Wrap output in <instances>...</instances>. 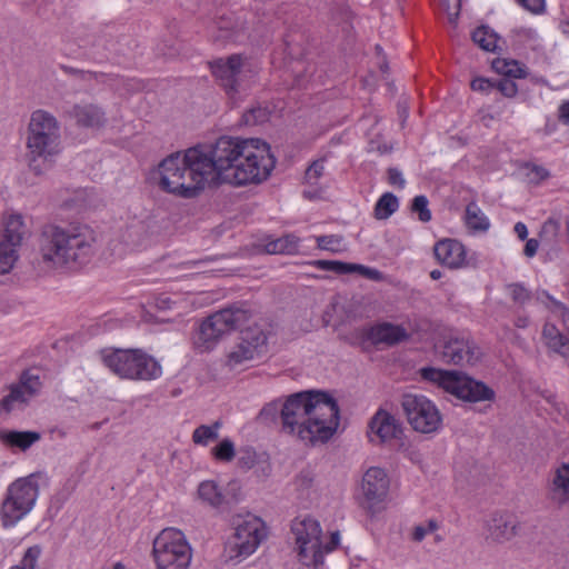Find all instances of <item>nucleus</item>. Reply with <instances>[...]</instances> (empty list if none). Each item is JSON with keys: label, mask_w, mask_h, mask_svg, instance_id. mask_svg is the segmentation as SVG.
I'll return each mask as SVG.
<instances>
[{"label": "nucleus", "mask_w": 569, "mask_h": 569, "mask_svg": "<svg viewBox=\"0 0 569 569\" xmlns=\"http://www.w3.org/2000/svg\"><path fill=\"white\" fill-rule=\"evenodd\" d=\"M246 143L244 139L239 137H220L211 146H200V154L206 163L207 174L210 183L232 184V173L236 170L237 157L240 154L241 146Z\"/></svg>", "instance_id": "7"}, {"label": "nucleus", "mask_w": 569, "mask_h": 569, "mask_svg": "<svg viewBox=\"0 0 569 569\" xmlns=\"http://www.w3.org/2000/svg\"><path fill=\"white\" fill-rule=\"evenodd\" d=\"M28 234L29 230L23 222L22 216L11 214L6 222L0 242H7L12 247L19 248Z\"/></svg>", "instance_id": "24"}, {"label": "nucleus", "mask_w": 569, "mask_h": 569, "mask_svg": "<svg viewBox=\"0 0 569 569\" xmlns=\"http://www.w3.org/2000/svg\"><path fill=\"white\" fill-rule=\"evenodd\" d=\"M441 7L448 14L451 24H456L460 14L461 0H441Z\"/></svg>", "instance_id": "54"}, {"label": "nucleus", "mask_w": 569, "mask_h": 569, "mask_svg": "<svg viewBox=\"0 0 569 569\" xmlns=\"http://www.w3.org/2000/svg\"><path fill=\"white\" fill-rule=\"evenodd\" d=\"M7 492L31 511L39 493V486L36 481V476L30 475L26 478L16 480L9 486Z\"/></svg>", "instance_id": "22"}, {"label": "nucleus", "mask_w": 569, "mask_h": 569, "mask_svg": "<svg viewBox=\"0 0 569 569\" xmlns=\"http://www.w3.org/2000/svg\"><path fill=\"white\" fill-rule=\"evenodd\" d=\"M244 142L234 162L236 170L231 174L233 186L260 183L270 176L276 164L267 142L253 138L244 139Z\"/></svg>", "instance_id": "5"}, {"label": "nucleus", "mask_w": 569, "mask_h": 569, "mask_svg": "<svg viewBox=\"0 0 569 569\" xmlns=\"http://www.w3.org/2000/svg\"><path fill=\"white\" fill-rule=\"evenodd\" d=\"M438 528V523L436 520L430 519L427 523V526L419 525L415 527L412 532V539L415 541H421L428 532H432Z\"/></svg>", "instance_id": "58"}, {"label": "nucleus", "mask_w": 569, "mask_h": 569, "mask_svg": "<svg viewBox=\"0 0 569 569\" xmlns=\"http://www.w3.org/2000/svg\"><path fill=\"white\" fill-rule=\"evenodd\" d=\"M463 219L467 228L473 233L486 232L490 228L489 219L476 202H470L466 207Z\"/></svg>", "instance_id": "28"}, {"label": "nucleus", "mask_w": 569, "mask_h": 569, "mask_svg": "<svg viewBox=\"0 0 569 569\" xmlns=\"http://www.w3.org/2000/svg\"><path fill=\"white\" fill-rule=\"evenodd\" d=\"M342 238L340 236H319L317 237V246L319 249L338 252Z\"/></svg>", "instance_id": "51"}, {"label": "nucleus", "mask_w": 569, "mask_h": 569, "mask_svg": "<svg viewBox=\"0 0 569 569\" xmlns=\"http://www.w3.org/2000/svg\"><path fill=\"white\" fill-rule=\"evenodd\" d=\"M251 315L243 307L231 306L209 316L201 325L194 346L201 351L212 348L224 333L239 329L249 321Z\"/></svg>", "instance_id": "10"}, {"label": "nucleus", "mask_w": 569, "mask_h": 569, "mask_svg": "<svg viewBox=\"0 0 569 569\" xmlns=\"http://www.w3.org/2000/svg\"><path fill=\"white\" fill-rule=\"evenodd\" d=\"M492 68L505 78L521 79L526 77L525 69L516 60L496 59L492 62Z\"/></svg>", "instance_id": "36"}, {"label": "nucleus", "mask_w": 569, "mask_h": 569, "mask_svg": "<svg viewBox=\"0 0 569 569\" xmlns=\"http://www.w3.org/2000/svg\"><path fill=\"white\" fill-rule=\"evenodd\" d=\"M197 495L201 502L212 508L222 507L221 488L213 480H204L200 482Z\"/></svg>", "instance_id": "29"}, {"label": "nucleus", "mask_w": 569, "mask_h": 569, "mask_svg": "<svg viewBox=\"0 0 569 569\" xmlns=\"http://www.w3.org/2000/svg\"><path fill=\"white\" fill-rule=\"evenodd\" d=\"M41 549L39 546L28 548L20 563L13 566L11 569H36Z\"/></svg>", "instance_id": "48"}, {"label": "nucleus", "mask_w": 569, "mask_h": 569, "mask_svg": "<svg viewBox=\"0 0 569 569\" xmlns=\"http://www.w3.org/2000/svg\"><path fill=\"white\" fill-rule=\"evenodd\" d=\"M282 429L302 441L327 442L339 425V406L327 392L308 390L293 393L281 406Z\"/></svg>", "instance_id": "1"}, {"label": "nucleus", "mask_w": 569, "mask_h": 569, "mask_svg": "<svg viewBox=\"0 0 569 569\" xmlns=\"http://www.w3.org/2000/svg\"><path fill=\"white\" fill-rule=\"evenodd\" d=\"M267 251L272 254H292L298 251L299 239L293 234H287L267 244Z\"/></svg>", "instance_id": "32"}, {"label": "nucleus", "mask_w": 569, "mask_h": 569, "mask_svg": "<svg viewBox=\"0 0 569 569\" xmlns=\"http://www.w3.org/2000/svg\"><path fill=\"white\" fill-rule=\"evenodd\" d=\"M242 30L243 27L233 29L224 19H221L218 22V34L213 39L214 41H239Z\"/></svg>", "instance_id": "43"}, {"label": "nucleus", "mask_w": 569, "mask_h": 569, "mask_svg": "<svg viewBox=\"0 0 569 569\" xmlns=\"http://www.w3.org/2000/svg\"><path fill=\"white\" fill-rule=\"evenodd\" d=\"M560 231V223L555 219H548L541 227L540 239L542 242L552 243L556 241Z\"/></svg>", "instance_id": "47"}, {"label": "nucleus", "mask_w": 569, "mask_h": 569, "mask_svg": "<svg viewBox=\"0 0 569 569\" xmlns=\"http://www.w3.org/2000/svg\"><path fill=\"white\" fill-rule=\"evenodd\" d=\"M94 231L77 221H56L41 226L37 249L41 261L50 268H77L84 264L93 251Z\"/></svg>", "instance_id": "2"}, {"label": "nucleus", "mask_w": 569, "mask_h": 569, "mask_svg": "<svg viewBox=\"0 0 569 569\" xmlns=\"http://www.w3.org/2000/svg\"><path fill=\"white\" fill-rule=\"evenodd\" d=\"M257 462V453L252 448H242L239 452L238 465L242 469H251Z\"/></svg>", "instance_id": "55"}, {"label": "nucleus", "mask_w": 569, "mask_h": 569, "mask_svg": "<svg viewBox=\"0 0 569 569\" xmlns=\"http://www.w3.org/2000/svg\"><path fill=\"white\" fill-rule=\"evenodd\" d=\"M412 211L419 214V220L428 222L431 219V212L428 209V199L425 196H417L412 200Z\"/></svg>", "instance_id": "50"}, {"label": "nucleus", "mask_w": 569, "mask_h": 569, "mask_svg": "<svg viewBox=\"0 0 569 569\" xmlns=\"http://www.w3.org/2000/svg\"><path fill=\"white\" fill-rule=\"evenodd\" d=\"M212 455L219 461H231L236 456L233 442L228 438L223 439L218 446L212 448Z\"/></svg>", "instance_id": "44"}, {"label": "nucleus", "mask_w": 569, "mask_h": 569, "mask_svg": "<svg viewBox=\"0 0 569 569\" xmlns=\"http://www.w3.org/2000/svg\"><path fill=\"white\" fill-rule=\"evenodd\" d=\"M270 112L263 107H253L247 110L242 116V121L246 126H257L264 123L269 120Z\"/></svg>", "instance_id": "42"}, {"label": "nucleus", "mask_w": 569, "mask_h": 569, "mask_svg": "<svg viewBox=\"0 0 569 569\" xmlns=\"http://www.w3.org/2000/svg\"><path fill=\"white\" fill-rule=\"evenodd\" d=\"M157 569H189L192 550L182 531L163 529L153 540Z\"/></svg>", "instance_id": "9"}, {"label": "nucleus", "mask_w": 569, "mask_h": 569, "mask_svg": "<svg viewBox=\"0 0 569 569\" xmlns=\"http://www.w3.org/2000/svg\"><path fill=\"white\" fill-rule=\"evenodd\" d=\"M363 507L375 512L373 508L382 502L389 490V479L386 471L378 467L369 468L362 478Z\"/></svg>", "instance_id": "15"}, {"label": "nucleus", "mask_w": 569, "mask_h": 569, "mask_svg": "<svg viewBox=\"0 0 569 569\" xmlns=\"http://www.w3.org/2000/svg\"><path fill=\"white\" fill-rule=\"evenodd\" d=\"M542 337L548 348L559 353L569 363V339L555 325L549 322L543 326Z\"/></svg>", "instance_id": "27"}, {"label": "nucleus", "mask_w": 569, "mask_h": 569, "mask_svg": "<svg viewBox=\"0 0 569 569\" xmlns=\"http://www.w3.org/2000/svg\"><path fill=\"white\" fill-rule=\"evenodd\" d=\"M60 127L57 119L48 111H33L27 136L30 170L36 174H42L51 168L54 157L60 152Z\"/></svg>", "instance_id": "4"}, {"label": "nucleus", "mask_w": 569, "mask_h": 569, "mask_svg": "<svg viewBox=\"0 0 569 569\" xmlns=\"http://www.w3.org/2000/svg\"><path fill=\"white\" fill-rule=\"evenodd\" d=\"M369 429L379 439V443L398 439L402 433L399 420L383 409H379L370 419Z\"/></svg>", "instance_id": "19"}, {"label": "nucleus", "mask_w": 569, "mask_h": 569, "mask_svg": "<svg viewBox=\"0 0 569 569\" xmlns=\"http://www.w3.org/2000/svg\"><path fill=\"white\" fill-rule=\"evenodd\" d=\"M292 532L298 546L299 560L306 566L322 565V531L319 522L312 518L295 521Z\"/></svg>", "instance_id": "13"}, {"label": "nucleus", "mask_w": 569, "mask_h": 569, "mask_svg": "<svg viewBox=\"0 0 569 569\" xmlns=\"http://www.w3.org/2000/svg\"><path fill=\"white\" fill-rule=\"evenodd\" d=\"M240 340L249 345V347H254V350L262 353L267 347L268 338L261 327L254 325L241 330Z\"/></svg>", "instance_id": "30"}, {"label": "nucleus", "mask_w": 569, "mask_h": 569, "mask_svg": "<svg viewBox=\"0 0 569 569\" xmlns=\"http://www.w3.org/2000/svg\"><path fill=\"white\" fill-rule=\"evenodd\" d=\"M518 525L510 513H493L487 523L486 539L496 543L509 541L518 533Z\"/></svg>", "instance_id": "18"}, {"label": "nucleus", "mask_w": 569, "mask_h": 569, "mask_svg": "<svg viewBox=\"0 0 569 569\" xmlns=\"http://www.w3.org/2000/svg\"><path fill=\"white\" fill-rule=\"evenodd\" d=\"M106 366L117 376L131 380H152L161 376L160 365L140 350H116L103 357Z\"/></svg>", "instance_id": "8"}, {"label": "nucleus", "mask_w": 569, "mask_h": 569, "mask_svg": "<svg viewBox=\"0 0 569 569\" xmlns=\"http://www.w3.org/2000/svg\"><path fill=\"white\" fill-rule=\"evenodd\" d=\"M242 64L240 54L217 59L210 63L212 74L230 98L239 92Z\"/></svg>", "instance_id": "14"}, {"label": "nucleus", "mask_w": 569, "mask_h": 569, "mask_svg": "<svg viewBox=\"0 0 569 569\" xmlns=\"http://www.w3.org/2000/svg\"><path fill=\"white\" fill-rule=\"evenodd\" d=\"M471 89L475 91H490L495 87V82L492 80L486 78H476L470 83Z\"/></svg>", "instance_id": "61"}, {"label": "nucleus", "mask_w": 569, "mask_h": 569, "mask_svg": "<svg viewBox=\"0 0 569 569\" xmlns=\"http://www.w3.org/2000/svg\"><path fill=\"white\" fill-rule=\"evenodd\" d=\"M513 78H501L495 82L493 89L498 90L505 97L511 98L516 96L518 88L516 82L512 80Z\"/></svg>", "instance_id": "52"}, {"label": "nucleus", "mask_w": 569, "mask_h": 569, "mask_svg": "<svg viewBox=\"0 0 569 569\" xmlns=\"http://www.w3.org/2000/svg\"><path fill=\"white\" fill-rule=\"evenodd\" d=\"M158 174L163 191L186 199L197 197L210 183L200 144L169 154L159 163Z\"/></svg>", "instance_id": "3"}, {"label": "nucleus", "mask_w": 569, "mask_h": 569, "mask_svg": "<svg viewBox=\"0 0 569 569\" xmlns=\"http://www.w3.org/2000/svg\"><path fill=\"white\" fill-rule=\"evenodd\" d=\"M388 181L390 184L398 186L399 188H403L406 183L401 172L396 168L388 169Z\"/></svg>", "instance_id": "62"}, {"label": "nucleus", "mask_w": 569, "mask_h": 569, "mask_svg": "<svg viewBox=\"0 0 569 569\" xmlns=\"http://www.w3.org/2000/svg\"><path fill=\"white\" fill-rule=\"evenodd\" d=\"M421 377L467 402L493 401L496 392L485 382L457 370L422 368Z\"/></svg>", "instance_id": "6"}, {"label": "nucleus", "mask_w": 569, "mask_h": 569, "mask_svg": "<svg viewBox=\"0 0 569 569\" xmlns=\"http://www.w3.org/2000/svg\"><path fill=\"white\" fill-rule=\"evenodd\" d=\"M17 249L7 242H0V274H6L13 268L18 260Z\"/></svg>", "instance_id": "38"}, {"label": "nucleus", "mask_w": 569, "mask_h": 569, "mask_svg": "<svg viewBox=\"0 0 569 569\" xmlns=\"http://www.w3.org/2000/svg\"><path fill=\"white\" fill-rule=\"evenodd\" d=\"M30 399L31 396H29L19 383H14L10 386V392L1 400L0 407L3 411L11 412L16 403L26 405Z\"/></svg>", "instance_id": "34"}, {"label": "nucleus", "mask_w": 569, "mask_h": 569, "mask_svg": "<svg viewBox=\"0 0 569 569\" xmlns=\"http://www.w3.org/2000/svg\"><path fill=\"white\" fill-rule=\"evenodd\" d=\"M368 336L375 343L387 345H395L408 338V333L402 327L387 322L372 327Z\"/></svg>", "instance_id": "23"}, {"label": "nucleus", "mask_w": 569, "mask_h": 569, "mask_svg": "<svg viewBox=\"0 0 569 569\" xmlns=\"http://www.w3.org/2000/svg\"><path fill=\"white\" fill-rule=\"evenodd\" d=\"M30 511L28 508L22 506L17 499H14L9 492L1 503V522L3 527H12L20 521Z\"/></svg>", "instance_id": "26"}, {"label": "nucleus", "mask_w": 569, "mask_h": 569, "mask_svg": "<svg viewBox=\"0 0 569 569\" xmlns=\"http://www.w3.org/2000/svg\"><path fill=\"white\" fill-rule=\"evenodd\" d=\"M221 421H214L211 426L201 425L194 429L192 433V441L196 445L207 446L211 441H216L219 438V429L221 428Z\"/></svg>", "instance_id": "33"}, {"label": "nucleus", "mask_w": 569, "mask_h": 569, "mask_svg": "<svg viewBox=\"0 0 569 569\" xmlns=\"http://www.w3.org/2000/svg\"><path fill=\"white\" fill-rule=\"evenodd\" d=\"M472 41L485 51H495L498 34L487 26H480L472 32Z\"/></svg>", "instance_id": "31"}, {"label": "nucleus", "mask_w": 569, "mask_h": 569, "mask_svg": "<svg viewBox=\"0 0 569 569\" xmlns=\"http://www.w3.org/2000/svg\"><path fill=\"white\" fill-rule=\"evenodd\" d=\"M18 383L29 396H31V398L39 392L42 386L40 377L31 370H24L21 373Z\"/></svg>", "instance_id": "39"}, {"label": "nucleus", "mask_w": 569, "mask_h": 569, "mask_svg": "<svg viewBox=\"0 0 569 569\" xmlns=\"http://www.w3.org/2000/svg\"><path fill=\"white\" fill-rule=\"evenodd\" d=\"M41 439L37 431H0V440L8 447L19 448L22 451L28 450L33 443Z\"/></svg>", "instance_id": "25"}, {"label": "nucleus", "mask_w": 569, "mask_h": 569, "mask_svg": "<svg viewBox=\"0 0 569 569\" xmlns=\"http://www.w3.org/2000/svg\"><path fill=\"white\" fill-rule=\"evenodd\" d=\"M558 119L563 124H569V100L560 104L558 110Z\"/></svg>", "instance_id": "63"}, {"label": "nucleus", "mask_w": 569, "mask_h": 569, "mask_svg": "<svg viewBox=\"0 0 569 569\" xmlns=\"http://www.w3.org/2000/svg\"><path fill=\"white\" fill-rule=\"evenodd\" d=\"M519 4L531 13L539 14L546 9L545 0H518Z\"/></svg>", "instance_id": "59"}, {"label": "nucleus", "mask_w": 569, "mask_h": 569, "mask_svg": "<svg viewBox=\"0 0 569 569\" xmlns=\"http://www.w3.org/2000/svg\"><path fill=\"white\" fill-rule=\"evenodd\" d=\"M543 299L549 301L548 308L552 313L562 318L563 323L569 328V309L561 303L560 301L553 299L548 292L542 291L538 293L537 300L543 301Z\"/></svg>", "instance_id": "40"}, {"label": "nucleus", "mask_w": 569, "mask_h": 569, "mask_svg": "<svg viewBox=\"0 0 569 569\" xmlns=\"http://www.w3.org/2000/svg\"><path fill=\"white\" fill-rule=\"evenodd\" d=\"M399 207L398 198L391 193H383L376 203L375 217L379 220L389 218Z\"/></svg>", "instance_id": "35"}, {"label": "nucleus", "mask_w": 569, "mask_h": 569, "mask_svg": "<svg viewBox=\"0 0 569 569\" xmlns=\"http://www.w3.org/2000/svg\"><path fill=\"white\" fill-rule=\"evenodd\" d=\"M281 406L280 401H272L266 405L260 411L259 418L264 422L274 421L278 415L281 417Z\"/></svg>", "instance_id": "53"}, {"label": "nucleus", "mask_w": 569, "mask_h": 569, "mask_svg": "<svg viewBox=\"0 0 569 569\" xmlns=\"http://www.w3.org/2000/svg\"><path fill=\"white\" fill-rule=\"evenodd\" d=\"M325 158L315 160L305 172L306 183L309 186H318L320 178L325 172Z\"/></svg>", "instance_id": "45"}, {"label": "nucleus", "mask_w": 569, "mask_h": 569, "mask_svg": "<svg viewBox=\"0 0 569 569\" xmlns=\"http://www.w3.org/2000/svg\"><path fill=\"white\" fill-rule=\"evenodd\" d=\"M222 506L237 503L241 499V486L238 481L232 480L222 489Z\"/></svg>", "instance_id": "46"}, {"label": "nucleus", "mask_w": 569, "mask_h": 569, "mask_svg": "<svg viewBox=\"0 0 569 569\" xmlns=\"http://www.w3.org/2000/svg\"><path fill=\"white\" fill-rule=\"evenodd\" d=\"M401 408L410 427L420 433L438 431L442 425V416L437 406L423 395L405 393Z\"/></svg>", "instance_id": "12"}, {"label": "nucleus", "mask_w": 569, "mask_h": 569, "mask_svg": "<svg viewBox=\"0 0 569 569\" xmlns=\"http://www.w3.org/2000/svg\"><path fill=\"white\" fill-rule=\"evenodd\" d=\"M445 361L460 365H475L480 357L479 348L469 340L452 338L445 342L441 351Z\"/></svg>", "instance_id": "16"}, {"label": "nucleus", "mask_w": 569, "mask_h": 569, "mask_svg": "<svg viewBox=\"0 0 569 569\" xmlns=\"http://www.w3.org/2000/svg\"><path fill=\"white\" fill-rule=\"evenodd\" d=\"M433 253L439 263L451 269L460 268L466 262L463 244L453 239L438 241L435 244Z\"/></svg>", "instance_id": "21"}, {"label": "nucleus", "mask_w": 569, "mask_h": 569, "mask_svg": "<svg viewBox=\"0 0 569 569\" xmlns=\"http://www.w3.org/2000/svg\"><path fill=\"white\" fill-rule=\"evenodd\" d=\"M548 176H549V172L545 168L539 167V166H531V168L528 172L529 181L533 182V183H539L540 181L548 178Z\"/></svg>", "instance_id": "60"}, {"label": "nucleus", "mask_w": 569, "mask_h": 569, "mask_svg": "<svg viewBox=\"0 0 569 569\" xmlns=\"http://www.w3.org/2000/svg\"><path fill=\"white\" fill-rule=\"evenodd\" d=\"M267 537L264 522L254 516L239 517L234 521V532L226 545L228 560L240 562L256 551Z\"/></svg>", "instance_id": "11"}, {"label": "nucleus", "mask_w": 569, "mask_h": 569, "mask_svg": "<svg viewBox=\"0 0 569 569\" xmlns=\"http://www.w3.org/2000/svg\"><path fill=\"white\" fill-rule=\"evenodd\" d=\"M547 498L559 508L569 503V461L555 469L547 485Z\"/></svg>", "instance_id": "20"}, {"label": "nucleus", "mask_w": 569, "mask_h": 569, "mask_svg": "<svg viewBox=\"0 0 569 569\" xmlns=\"http://www.w3.org/2000/svg\"><path fill=\"white\" fill-rule=\"evenodd\" d=\"M261 353L254 350V347H249L246 342L240 340L237 347L229 353L228 363L230 366H238L244 361L252 360Z\"/></svg>", "instance_id": "37"}, {"label": "nucleus", "mask_w": 569, "mask_h": 569, "mask_svg": "<svg viewBox=\"0 0 569 569\" xmlns=\"http://www.w3.org/2000/svg\"><path fill=\"white\" fill-rule=\"evenodd\" d=\"M67 114L81 128L100 129L107 123L104 110L94 103H76Z\"/></svg>", "instance_id": "17"}, {"label": "nucleus", "mask_w": 569, "mask_h": 569, "mask_svg": "<svg viewBox=\"0 0 569 569\" xmlns=\"http://www.w3.org/2000/svg\"><path fill=\"white\" fill-rule=\"evenodd\" d=\"M313 266L321 270L332 271L337 274L352 273L353 263L337 261V260H316L312 262Z\"/></svg>", "instance_id": "41"}, {"label": "nucleus", "mask_w": 569, "mask_h": 569, "mask_svg": "<svg viewBox=\"0 0 569 569\" xmlns=\"http://www.w3.org/2000/svg\"><path fill=\"white\" fill-rule=\"evenodd\" d=\"M538 247H539V242L537 239H529L526 242V246L523 249L525 256L528 258L533 257L537 253Z\"/></svg>", "instance_id": "64"}, {"label": "nucleus", "mask_w": 569, "mask_h": 569, "mask_svg": "<svg viewBox=\"0 0 569 569\" xmlns=\"http://www.w3.org/2000/svg\"><path fill=\"white\" fill-rule=\"evenodd\" d=\"M353 272H357V273L361 274L362 277L373 280V281H381L385 278L382 272H380L379 270L366 267L363 264L353 263L352 273Z\"/></svg>", "instance_id": "57"}, {"label": "nucleus", "mask_w": 569, "mask_h": 569, "mask_svg": "<svg viewBox=\"0 0 569 569\" xmlns=\"http://www.w3.org/2000/svg\"><path fill=\"white\" fill-rule=\"evenodd\" d=\"M508 290L516 303L523 305L530 299L529 291L522 284L511 283L508 286Z\"/></svg>", "instance_id": "56"}, {"label": "nucleus", "mask_w": 569, "mask_h": 569, "mask_svg": "<svg viewBox=\"0 0 569 569\" xmlns=\"http://www.w3.org/2000/svg\"><path fill=\"white\" fill-rule=\"evenodd\" d=\"M61 69L63 70L64 73L70 74L81 81H84V82H91L93 80L99 81L100 78L103 77V73H100V72L89 71V70L88 71L80 70V69L69 67V66H61Z\"/></svg>", "instance_id": "49"}]
</instances>
